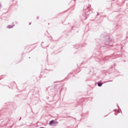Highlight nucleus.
Masks as SVG:
<instances>
[{"label":"nucleus","mask_w":128,"mask_h":128,"mask_svg":"<svg viewBox=\"0 0 128 128\" xmlns=\"http://www.w3.org/2000/svg\"><path fill=\"white\" fill-rule=\"evenodd\" d=\"M14 26V25H8L7 28H12Z\"/></svg>","instance_id":"nucleus-1"},{"label":"nucleus","mask_w":128,"mask_h":128,"mask_svg":"<svg viewBox=\"0 0 128 128\" xmlns=\"http://www.w3.org/2000/svg\"><path fill=\"white\" fill-rule=\"evenodd\" d=\"M98 86H102V83H98Z\"/></svg>","instance_id":"nucleus-2"},{"label":"nucleus","mask_w":128,"mask_h":128,"mask_svg":"<svg viewBox=\"0 0 128 128\" xmlns=\"http://www.w3.org/2000/svg\"><path fill=\"white\" fill-rule=\"evenodd\" d=\"M53 122H54V120H53L50 121V123H49L50 125L52 126V124H53Z\"/></svg>","instance_id":"nucleus-3"},{"label":"nucleus","mask_w":128,"mask_h":128,"mask_svg":"<svg viewBox=\"0 0 128 128\" xmlns=\"http://www.w3.org/2000/svg\"><path fill=\"white\" fill-rule=\"evenodd\" d=\"M2 8V4H0V8Z\"/></svg>","instance_id":"nucleus-4"},{"label":"nucleus","mask_w":128,"mask_h":128,"mask_svg":"<svg viewBox=\"0 0 128 128\" xmlns=\"http://www.w3.org/2000/svg\"><path fill=\"white\" fill-rule=\"evenodd\" d=\"M44 128V127H41V128Z\"/></svg>","instance_id":"nucleus-5"},{"label":"nucleus","mask_w":128,"mask_h":128,"mask_svg":"<svg viewBox=\"0 0 128 128\" xmlns=\"http://www.w3.org/2000/svg\"><path fill=\"white\" fill-rule=\"evenodd\" d=\"M32 23H30L29 24L30 25Z\"/></svg>","instance_id":"nucleus-6"},{"label":"nucleus","mask_w":128,"mask_h":128,"mask_svg":"<svg viewBox=\"0 0 128 128\" xmlns=\"http://www.w3.org/2000/svg\"><path fill=\"white\" fill-rule=\"evenodd\" d=\"M37 18H38V17H37Z\"/></svg>","instance_id":"nucleus-7"},{"label":"nucleus","mask_w":128,"mask_h":128,"mask_svg":"<svg viewBox=\"0 0 128 128\" xmlns=\"http://www.w3.org/2000/svg\"><path fill=\"white\" fill-rule=\"evenodd\" d=\"M56 124H58V122H56Z\"/></svg>","instance_id":"nucleus-8"},{"label":"nucleus","mask_w":128,"mask_h":128,"mask_svg":"<svg viewBox=\"0 0 128 128\" xmlns=\"http://www.w3.org/2000/svg\"><path fill=\"white\" fill-rule=\"evenodd\" d=\"M110 82H112V80H111V81H110Z\"/></svg>","instance_id":"nucleus-9"}]
</instances>
